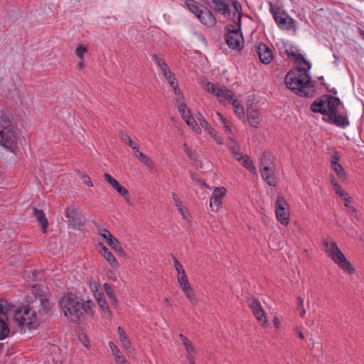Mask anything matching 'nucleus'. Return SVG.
Listing matches in <instances>:
<instances>
[{"label":"nucleus","mask_w":364,"mask_h":364,"mask_svg":"<svg viewBox=\"0 0 364 364\" xmlns=\"http://www.w3.org/2000/svg\"><path fill=\"white\" fill-rule=\"evenodd\" d=\"M310 63L304 67H298L286 75L284 82L288 89L301 97H311L314 95L313 84L309 71Z\"/></svg>","instance_id":"f257e3e1"},{"label":"nucleus","mask_w":364,"mask_h":364,"mask_svg":"<svg viewBox=\"0 0 364 364\" xmlns=\"http://www.w3.org/2000/svg\"><path fill=\"white\" fill-rule=\"evenodd\" d=\"M17 134L9 117L0 110V145L10 151L16 147Z\"/></svg>","instance_id":"f03ea898"},{"label":"nucleus","mask_w":364,"mask_h":364,"mask_svg":"<svg viewBox=\"0 0 364 364\" xmlns=\"http://www.w3.org/2000/svg\"><path fill=\"white\" fill-rule=\"evenodd\" d=\"M60 305L68 319L75 323H80L82 314L80 309V297L73 293L65 294L61 298Z\"/></svg>","instance_id":"7ed1b4c3"},{"label":"nucleus","mask_w":364,"mask_h":364,"mask_svg":"<svg viewBox=\"0 0 364 364\" xmlns=\"http://www.w3.org/2000/svg\"><path fill=\"white\" fill-rule=\"evenodd\" d=\"M323 251L343 271L352 274L355 270L353 267L351 263L346 259L344 254L338 248L337 243L332 240L328 242L325 240L323 242Z\"/></svg>","instance_id":"20e7f679"},{"label":"nucleus","mask_w":364,"mask_h":364,"mask_svg":"<svg viewBox=\"0 0 364 364\" xmlns=\"http://www.w3.org/2000/svg\"><path fill=\"white\" fill-rule=\"evenodd\" d=\"M15 320L18 325L35 328L38 326L36 313L30 306H23L15 314Z\"/></svg>","instance_id":"39448f33"},{"label":"nucleus","mask_w":364,"mask_h":364,"mask_svg":"<svg viewBox=\"0 0 364 364\" xmlns=\"http://www.w3.org/2000/svg\"><path fill=\"white\" fill-rule=\"evenodd\" d=\"M225 41L232 49L241 50L243 48V37L241 33V27L228 24L225 28Z\"/></svg>","instance_id":"423d86ee"},{"label":"nucleus","mask_w":364,"mask_h":364,"mask_svg":"<svg viewBox=\"0 0 364 364\" xmlns=\"http://www.w3.org/2000/svg\"><path fill=\"white\" fill-rule=\"evenodd\" d=\"M274 18L281 29L287 31L295 30V21L285 11L279 9L272 11Z\"/></svg>","instance_id":"0eeeda50"},{"label":"nucleus","mask_w":364,"mask_h":364,"mask_svg":"<svg viewBox=\"0 0 364 364\" xmlns=\"http://www.w3.org/2000/svg\"><path fill=\"white\" fill-rule=\"evenodd\" d=\"M93 223L97 228V230L99 234L106 240L107 244L116 252L122 254L124 252L123 248L122 247L119 240L114 237L111 232L106 228H103L99 223L95 221H93Z\"/></svg>","instance_id":"6e6552de"},{"label":"nucleus","mask_w":364,"mask_h":364,"mask_svg":"<svg viewBox=\"0 0 364 364\" xmlns=\"http://www.w3.org/2000/svg\"><path fill=\"white\" fill-rule=\"evenodd\" d=\"M248 306L256 319L260 322L262 326L267 327V316L259 301L252 296L248 299Z\"/></svg>","instance_id":"1a4fd4ad"},{"label":"nucleus","mask_w":364,"mask_h":364,"mask_svg":"<svg viewBox=\"0 0 364 364\" xmlns=\"http://www.w3.org/2000/svg\"><path fill=\"white\" fill-rule=\"evenodd\" d=\"M287 206L285 199L279 196L276 201V215L283 225H287L289 223V213L287 209Z\"/></svg>","instance_id":"9d476101"},{"label":"nucleus","mask_w":364,"mask_h":364,"mask_svg":"<svg viewBox=\"0 0 364 364\" xmlns=\"http://www.w3.org/2000/svg\"><path fill=\"white\" fill-rule=\"evenodd\" d=\"M258 55L259 61L264 65L269 64L273 60V52L266 44L259 43L252 49Z\"/></svg>","instance_id":"9b49d317"},{"label":"nucleus","mask_w":364,"mask_h":364,"mask_svg":"<svg viewBox=\"0 0 364 364\" xmlns=\"http://www.w3.org/2000/svg\"><path fill=\"white\" fill-rule=\"evenodd\" d=\"M226 189L224 187L215 188L210 199V207L212 211H217L222 205V202L226 196Z\"/></svg>","instance_id":"f8f14e48"},{"label":"nucleus","mask_w":364,"mask_h":364,"mask_svg":"<svg viewBox=\"0 0 364 364\" xmlns=\"http://www.w3.org/2000/svg\"><path fill=\"white\" fill-rule=\"evenodd\" d=\"M65 217L74 229L79 230L83 226L81 215L75 208H67L65 209Z\"/></svg>","instance_id":"ddd939ff"},{"label":"nucleus","mask_w":364,"mask_h":364,"mask_svg":"<svg viewBox=\"0 0 364 364\" xmlns=\"http://www.w3.org/2000/svg\"><path fill=\"white\" fill-rule=\"evenodd\" d=\"M197 18L201 23L207 27H213L216 24V18L212 11L206 7H203V9L198 14Z\"/></svg>","instance_id":"4468645a"},{"label":"nucleus","mask_w":364,"mask_h":364,"mask_svg":"<svg viewBox=\"0 0 364 364\" xmlns=\"http://www.w3.org/2000/svg\"><path fill=\"white\" fill-rule=\"evenodd\" d=\"M326 122L335 124L339 127H347L349 125L347 114L346 113H339L336 112L333 114H328Z\"/></svg>","instance_id":"2eb2a0df"},{"label":"nucleus","mask_w":364,"mask_h":364,"mask_svg":"<svg viewBox=\"0 0 364 364\" xmlns=\"http://www.w3.org/2000/svg\"><path fill=\"white\" fill-rule=\"evenodd\" d=\"M326 98V115L328 117V114H333L338 112V107L342 105V102L338 97L324 95Z\"/></svg>","instance_id":"dca6fc26"},{"label":"nucleus","mask_w":364,"mask_h":364,"mask_svg":"<svg viewBox=\"0 0 364 364\" xmlns=\"http://www.w3.org/2000/svg\"><path fill=\"white\" fill-rule=\"evenodd\" d=\"M261 175L263 180L270 186H276L277 180L275 176V170L272 167H263L260 168Z\"/></svg>","instance_id":"f3484780"},{"label":"nucleus","mask_w":364,"mask_h":364,"mask_svg":"<svg viewBox=\"0 0 364 364\" xmlns=\"http://www.w3.org/2000/svg\"><path fill=\"white\" fill-rule=\"evenodd\" d=\"M103 177H104L105 180L108 183H109L113 187V188L116 190V191L119 194H120L121 196H122L123 197L127 198V196H128V190L126 188L121 186L117 180L114 178L108 173H104Z\"/></svg>","instance_id":"a211bd4d"},{"label":"nucleus","mask_w":364,"mask_h":364,"mask_svg":"<svg viewBox=\"0 0 364 364\" xmlns=\"http://www.w3.org/2000/svg\"><path fill=\"white\" fill-rule=\"evenodd\" d=\"M212 3L213 6L210 7L217 13L220 14H225L229 13V4L223 0H206V4L210 6Z\"/></svg>","instance_id":"6ab92c4d"},{"label":"nucleus","mask_w":364,"mask_h":364,"mask_svg":"<svg viewBox=\"0 0 364 364\" xmlns=\"http://www.w3.org/2000/svg\"><path fill=\"white\" fill-rule=\"evenodd\" d=\"M173 264L178 272L177 279L180 287L186 286L189 282L182 264L176 257H173Z\"/></svg>","instance_id":"aec40b11"},{"label":"nucleus","mask_w":364,"mask_h":364,"mask_svg":"<svg viewBox=\"0 0 364 364\" xmlns=\"http://www.w3.org/2000/svg\"><path fill=\"white\" fill-rule=\"evenodd\" d=\"M178 337L181 338L182 343L184 345L185 348L187 352L186 358L188 361H192V360H195L196 355V349L191 342L189 341L188 338L185 336L183 334L180 333Z\"/></svg>","instance_id":"412c9836"},{"label":"nucleus","mask_w":364,"mask_h":364,"mask_svg":"<svg viewBox=\"0 0 364 364\" xmlns=\"http://www.w3.org/2000/svg\"><path fill=\"white\" fill-rule=\"evenodd\" d=\"M33 214L39 223V225L41 227L42 232L46 233L47 232V228L48 226V222L44 212L42 210H38L37 208H33Z\"/></svg>","instance_id":"4be33fe9"},{"label":"nucleus","mask_w":364,"mask_h":364,"mask_svg":"<svg viewBox=\"0 0 364 364\" xmlns=\"http://www.w3.org/2000/svg\"><path fill=\"white\" fill-rule=\"evenodd\" d=\"M102 248L100 251L101 255L105 257L107 262L109 264L112 268L117 269L119 266V263L116 259L115 257L110 252V250L105 247L102 243H100Z\"/></svg>","instance_id":"5701e85b"},{"label":"nucleus","mask_w":364,"mask_h":364,"mask_svg":"<svg viewBox=\"0 0 364 364\" xmlns=\"http://www.w3.org/2000/svg\"><path fill=\"white\" fill-rule=\"evenodd\" d=\"M326 98L323 95L319 99L316 100L311 106V110L314 113H321L323 115L326 114Z\"/></svg>","instance_id":"b1692460"},{"label":"nucleus","mask_w":364,"mask_h":364,"mask_svg":"<svg viewBox=\"0 0 364 364\" xmlns=\"http://www.w3.org/2000/svg\"><path fill=\"white\" fill-rule=\"evenodd\" d=\"M274 156L273 154L268 151H264L262 154V156L260 159V166L259 168L263 167H272L273 165Z\"/></svg>","instance_id":"393cba45"},{"label":"nucleus","mask_w":364,"mask_h":364,"mask_svg":"<svg viewBox=\"0 0 364 364\" xmlns=\"http://www.w3.org/2000/svg\"><path fill=\"white\" fill-rule=\"evenodd\" d=\"M216 97L218 98L219 101H223L225 100H232L235 98L234 93L226 88L218 89L216 92Z\"/></svg>","instance_id":"a878e982"},{"label":"nucleus","mask_w":364,"mask_h":364,"mask_svg":"<svg viewBox=\"0 0 364 364\" xmlns=\"http://www.w3.org/2000/svg\"><path fill=\"white\" fill-rule=\"evenodd\" d=\"M185 4L186 7L196 15V17L203 9V7H204V6L200 5L195 0H186Z\"/></svg>","instance_id":"bb28decb"},{"label":"nucleus","mask_w":364,"mask_h":364,"mask_svg":"<svg viewBox=\"0 0 364 364\" xmlns=\"http://www.w3.org/2000/svg\"><path fill=\"white\" fill-rule=\"evenodd\" d=\"M181 290L184 293L186 298L192 303L196 304L197 299L195 293L191 288L190 283L186 284V286L181 287Z\"/></svg>","instance_id":"cd10ccee"},{"label":"nucleus","mask_w":364,"mask_h":364,"mask_svg":"<svg viewBox=\"0 0 364 364\" xmlns=\"http://www.w3.org/2000/svg\"><path fill=\"white\" fill-rule=\"evenodd\" d=\"M196 118L200 123V125L204 128L207 132L211 136H214L215 135V130L210 127L208 122L205 120L203 116L201 114H198L196 115Z\"/></svg>","instance_id":"c85d7f7f"},{"label":"nucleus","mask_w":364,"mask_h":364,"mask_svg":"<svg viewBox=\"0 0 364 364\" xmlns=\"http://www.w3.org/2000/svg\"><path fill=\"white\" fill-rule=\"evenodd\" d=\"M165 78L168 80L171 87L174 90L176 95L179 97L182 94L178 88V82L175 77V75L172 72H170V75H164Z\"/></svg>","instance_id":"c756f323"},{"label":"nucleus","mask_w":364,"mask_h":364,"mask_svg":"<svg viewBox=\"0 0 364 364\" xmlns=\"http://www.w3.org/2000/svg\"><path fill=\"white\" fill-rule=\"evenodd\" d=\"M94 304L91 301H83L82 299L80 298V309L82 314V318L84 317V314H93L92 307Z\"/></svg>","instance_id":"7c9ffc66"},{"label":"nucleus","mask_w":364,"mask_h":364,"mask_svg":"<svg viewBox=\"0 0 364 364\" xmlns=\"http://www.w3.org/2000/svg\"><path fill=\"white\" fill-rule=\"evenodd\" d=\"M237 160L238 161L241 162L242 165L245 168L248 169L250 172L255 173L256 168L254 166L252 161H251L247 156H246L245 157L239 156L238 158H237Z\"/></svg>","instance_id":"2f4dec72"},{"label":"nucleus","mask_w":364,"mask_h":364,"mask_svg":"<svg viewBox=\"0 0 364 364\" xmlns=\"http://www.w3.org/2000/svg\"><path fill=\"white\" fill-rule=\"evenodd\" d=\"M259 113L257 110H253L248 112L247 113V120L250 125L252 127L257 128L259 125V122L258 121Z\"/></svg>","instance_id":"473e14b6"},{"label":"nucleus","mask_w":364,"mask_h":364,"mask_svg":"<svg viewBox=\"0 0 364 364\" xmlns=\"http://www.w3.org/2000/svg\"><path fill=\"white\" fill-rule=\"evenodd\" d=\"M117 332L123 346L127 349L129 348L131 346V342L124 330L122 327L119 326L117 328Z\"/></svg>","instance_id":"72a5a7b5"},{"label":"nucleus","mask_w":364,"mask_h":364,"mask_svg":"<svg viewBox=\"0 0 364 364\" xmlns=\"http://www.w3.org/2000/svg\"><path fill=\"white\" fill-rule=\"evenodd\" d=\"M40 301L41 308L39 311L43 312L45 314H49L52 311L53 304L46 298L41 297Z\"/></svg>","instance_id":"f704fd0d"},{"label":"nucleus","mask_w":364,"mask_h":364,"mask_svg":"<svg viewBox=\"0 0 364 364\" xmlns=\"http://www.w3.org/2000/svg\"><path fill=\"white\" fill-rule=\"evenodd\" d=\"M8 319L0 318V340L6 338L10 332L9 328L6 323Z\"/></svg>","instance_id":"c9c22d12"},{"label":"nucleus","mask_w":364,"mask_h":364,"mask_svg":"<svg viewBox=\"0 0 364 364\" xmlns=\"http://www.w3.org/2000/svg\"><path fill=\"white\" fill-rule=\"evenodd\" d=\"M103 289L105 291V292L107 293L109 298L112 300V304L114 305L117 306V303H118L117 299L114 295V292L111 285L108 283H105L103 284Z\"/></svg>","instance_id":"e433bc0d"},{"label":"nucleus","mask_w":364,"mask_h":364,"mask_svg":"<svg viewBox=\"0 0 364 364\" xmlns=\"http://www.w3.org/2000/svg\"><path fill=\"white\" fill-rule=\"evenodd\" d=\"M137 159L148 168L152 169L154 168V162L146 154L144 153L137 154Z\"/></svg>","instance_id":"4c0bfd02"},{"label":"nucleus","mask_w":364,"mask_h":364,"mask_svg":"<svg viewBox=\"0 0 364 364\" xmlns=\"http://www.w3.org/2000/svg\"><path fill=\"white\" fill-rule=\"evenodd\" d=\"M216 115L218 117L219 119L221 121V122L223 124L224 131L226 133V134L230 136L232 134V129L230 127V122L228 119L224 117L223 114H221L220 112H217Z\"/></svg>","instance_id":"58836bf2"},{"label":"nucleus","mask_w":364,"mask_h":364,"mask_svg":"<svg viewBox=\"0 0 364 364\" xmlns=\"http://www.w3.org/2000/svg\"><path fill=\"white\" fill-rule=\"evenodd\" d=\"M232 105L235 108V113L238 115L240 118H242L244 117L245 113L243 111V107L239 102L237 100L233 99L232 100Z\"/></svg>","instance_id":"ea45409f"},{"label":"nucleus","mask_w":364,"mask_h":364,"mask_svg":"<svg viewBox=\"0 0 364 364\" xmlns=\"http://www.w3.org/2000/svg\"><path fill=\"white\" fill-rule=\"evenodd\" d=\"M296 301H297L296 309L299 311L300 316L301 318H304L306 315V310L304 307V299L301 296H298L296 298Z\"/></svg>","instance_id":"a19ab883"},{"label":"nucleus","mask_w":364,"mask_h":364,"mask_svg":"<svg viewBox=\"0 0 364 364\" xmlns=\"http://www.w3.org/2000/svg\"><path fill=\"white\" fill-rule=\"evenodd\" d=\"M228 138L234 143V144L231 146L230 149L232 154L234 155L235 159L237 160V158L241 156L240 154L239 145L235 142V139L232 138L231 136H229Z\"/></svg>","instance_id":"79ce46f5"},{"label":"nucleus","mask_w":364,"mask_h":364,"mask_svg":"<svg viewBox=\"0 0 364 364\" xmlns=\"http://www.w3.org/2000/svg\"><path fill=\"white\" fill-rule=\"evenodd\" d=\"M87 52V48L84 45L78 46L75 49V55L80 58L81 60H83L84 55Z\"/></svg>","instance_id":"37998d69"},{"label":"nucleus","mask_w":364,"mask_h":364,"mask_svg":"<svg viewBox=\"0 0 364 364\" xmlns=\"http://www.w3.org/2000/svg\"><path fill=\"white\" fill-rule=\"evenodd\" d=\"M331 167L338 176H341L343 173L342 166L336 161V160L331 161Z\"/></svg>","instance_id":"c03bdc74"},{"label":"nucleus","mask_w":364,"mask_h":364,"mask_svg":"<svg viewBox=\"0 0 364 364\" xmlns=\"http://www.w3.org/2000/svg\"><path fill=\"white\" fill-rule=\"evenodd\" d=\"M0 318L8 319L6 301L0 300Z\"/></svg>","instance_id":"a18cd8bd"},{"label":"nucleus","mask_w":364,"mask_h":364,"mask_svg":"<svg viewBox=\"0 0 364 364\" xmlns=\"http://www.w3.org/2000/svg\"><path fill=\"white\" fill-rule=\"evenodd\" d=\"M178 111L183 118H186L188 114H190V111L186 109V105L181 102L178 106Z\"/></svg>","instance_id":"49530a36"},{"label":"nucleus","mask_w":364,"mask_h":364,"mask_svg":"<svg viewBox=\"0 0 364 364\" xmlns=\"http://www.w3.org/2000/svg\"><path fill=\"white\" fill-rule=\"evenodd\" d=\"M287 55L289 57L290 56H292L295 58L296 61L299 64V61H302L304 63V65H306V63H309L308 61H306L304 56L301 54H296L294 52H290V53H287Z\"/></svg>","instance_id":"de8ad7c7"},{"label":"nucleus","mask_w":364,"mask_h":364,"mask_svg":"<svg viewBox=\"0 0 364 364\" xmlns=\"http://www.w3.org/2000/svg\"><path fill=\"white\" fill-rule=\"evenodd\" d=\"M334 190L337 195H338L341 198H343L344 196H347V193L342 190L341 186L338 184L336 182H333Z\"/></svg>","instance_id":"09e8293b"},{"label":"nucleus","mask_w":364,"mask_h":364,"mask_svg":"<svg viewBox=\"0 0 364 364\" xmlns=\"http://www.w3.org/2000/svg\"><path fill=\"white\" fill-rule=\"evenodd\" d=\"M98 304L103 311L109 312V307L104 298H98Z\"/></svg>","instance_id":"8fccbe9b"},{"label":"nucleus","mask_w":364,"mask_h":364,"mask_svg":"<svg viewBox=\"0 0 364 364\" xmlns=\"http://www.w3.org/2000/svg\"><path fill=\"white\" fill-rule=\"evenodd\" d=\"M172 198L175 203L176 206L178 210H181V207L183 206L182 201L180 200L176 193H172Z\"/></svg>","instance_id":"3c124183"},{"label":"nucleus","mask_w":364,"mask_h":364,"mask_svg":"<svg viewBox=\"0 0 364 364\" xmlns=\"http://www.w3.org/2000/svg\"><path fill=\"white\" fill-rule=\"evenodd\" d=\"M232 21L235 24H237V26L241 27V15L240 13H237L236 11H234L232 13Z\"/></svg>","instance_id":"603ef678"},{"label":"nucleus","mask_w":364,"mask_h":364,"mask_svg":"<svg viewBox=\"0 0 364 364\" xmlns=\"http://www.w3.org/2000/svg\"><path fill=\"white\" fill-rule=\"evenodd\" d=\"M206 87H207L208 92H209L211 94H214L215 95H216L217 90H218V89H219L215 85H214L213 83H211V82H208Z\"/></svg>","instance_id":"864d4df0"},{"label":"nucleus","mask_w":364,"mask_h":364,"mask_svg":"<svg viewBox=\"0 0 364 364\" xmlns=\"http://www.w3.org/2000/svg\"><path fill=\"white\" fill-rule=\"evenodd\" d=\"M152 58L155 60L156 65L161 68V67H164L166 63L164 62V60L159 58L157 55L154 54L152 55Z\"/></svg>","instance_id":"5fc2aeb1"},{"label":"nucleus","mask_w":364,"mask_h":364,"mask_svg":"<svg viewBox=\"0 0 364 364\" xmlns=\"http://www.w3.org/2000/svg\"><path fill=\"white\" fill-rule=\"evenodd\" d=\"M109 347L114 356L120 353V351L118 349L117 346L112 341L109 342Z\"/></svg>","instance_id":"6e6d98bb"},{"label":"nucleus","mask_w":364,"mask_h":364,"mask_svg":"<svg viewBox=\"0 0 364 364\" xmlns=\"http://www.w3.org/2000/svg\"><path fill=\"white\" fill-rule=\"evenodd\" d=\"M115 357V361L117 364H127V360L125 357L120 353Z\"/></svg>","instance_id":"4d7b16f0"},{"label":"nucleus","mask_w":364,"mask_h":364,"mask_svg":"<svg viewBox=\"0 0 364 364\" xmlns=\"http://www.w3.org/2000/svg\"><path fill=\"white\" fill-rule=\"evenodd\" d=\"M119 136L120 138V139L124 143L126 144L127 141L131 139V137L129 136V134L123 131H119Z\"/></svg>","instance_id":"13d9d810"},{"label":"nucleus","mask_w":364,"mask_h":364,"mask_svg":"<svg viewBox=\"0 0 364 364\" xmlns=\"http://www.w3.org/2000/svg\"><path fill=\"white\" fill-rule=\"evenodd\" d=\"M347 213L355 219H358V211L353 206L349 207L347 209Z\"/></svg>","instance_id":"bf43d9fd"},{"label":"nucleus","mask_w":364,"mask_h":364,"mask_svg":"<svg viewBox=\"0 0 364 364\" xmlns=\"http://www.w3.org/2000/svg\"><path fill=\"white\" fill-rule=\"evenodd\" d=\"M185 122L187 123L188 125L189 126H193V124H195V125H197L196 121L194 120V119L191 116V114H188V116L186 117V118H183Z\"/></svg>","instance_id":"052dcab7"},{"label":"nucleus","mask_w":364,"mask_h":364,"mask_svg":"<svg viewBox=\"0 0 364 364\" xmlns=\"http://www.w3.org/2000/svg\"><path fill=\"white\" fill-rule=\"evenodd\" d=\"M232 6L235 9V11H236L237 13H240L242 10V5L240 3H239L237 0H234L232 1Z\"/></svg>","instance_id":"680f3d73"},{"label":"nucleus","mask_w":364,"mask_h":364,"mask_svg":"<svg viewBox=\"0 0 364 364\" xmlns=\"http://www.w3.org/2000/svg\"><path fill=\"white\" fill-rule=\"evenodd\" d=\"M342 199L345 201L344 205L347 208V209L350 207V203L353 201V198L347 194L346 196H344Z\"/></svg>","instance_id":"e2e57ef3"},{"label":"nucleus","mask_w":364,"mask_h":364,"mask_svg":"<svg viewBox=\"0 0 364 364\" xmlns=\"http://www.w3.org/2000/svg\"><path fill=\"white\" fill-rule=\"evenodd\" d=\"M83 183L86 184L87 186H88L90 187L93 186V183L92 182L90 178L88 176H84Z\"/></svg>","instance_id":"0e129e2a"},{"label":"nucleus","mask_w":364,"mask_h":364,"mask_svg":"<svg viewBox=\"0 0 364 364\" xmlns=\"http://www.w3.org/2000/svg\"><path fill=\"white\" fill-rule=\"evenodd\" d=\"M160 69H161V72L163 73L164 76L167 75L168 74L170 75V72H171L170 70V69L168 68L167 64L165 65L164 67H161Z\"/></svg>","instance_id":"69168bd1"},{"label":"nucleus","mask_w":364,"mask_h":364,"mask_svg":"<svg viewBox=\"0 0 364 364\" xmlns=\"http://www.w3.org/2000/svg\"><path fill=\"white\" fill-rule=\"evenodd\" d=\"M179 213L181 214L182 217L183 219L185 220H187L188 219V214L186 211V209L184 208V206H182L181 207V210H178Z\"/></svg>","instance_id":"338daca9"},{"label":"nucleus","mask_w":364,"mask_h":364,"mask_svg":"<svg viewBox=\"0 0 364 364\" xmlns=\"http://www.w3.org/2000/svg\"><path fill=\"white\" fill-rule=\"evenodd\" d=\"M272 321H273L274 326L276 328H279L281 322H280V321H279L278 317L274 316Z\"/></svg>","instance_id":"774afa93"}]
</instances>
